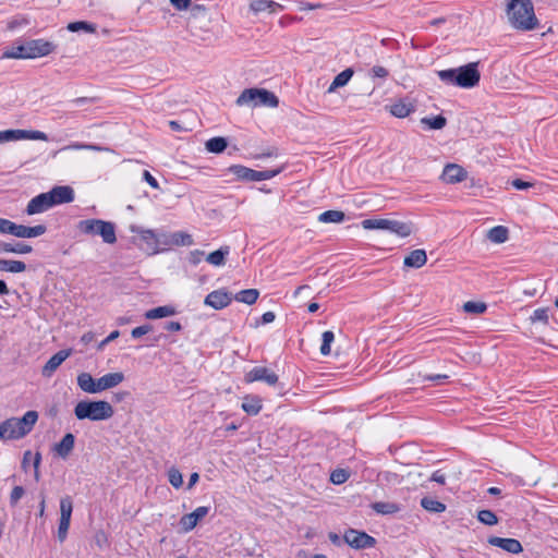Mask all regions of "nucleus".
Masks as SVG:
<instances>
[{
	"instance_id": "obj_1",
	"label": "nucleus",
	"mask_w": 558,
	"mask_h": 558,
	"mask_svg": "<svg viewBox=\"0 0 558 558\" xmlns=\"http://www.w3.org/2000/svg\"><path fill=\"white\" fill-rule=\"evenodd\" d=\"M509 24L519 31H533L538 26V20L531 0H509L506 5Z\"/></svg>"
},
{
	"instance_id": "obj_2",
	"label": "nucleus",
	"mask_w": 558,
	"mask_h": 558,
	"mask_svg": "<svg viewBox=\"0 0 558 558\" xmlns=\"http://www.w3.org/2000/svg\"><path fill=\"white\" fill-rule=\"evenodd\" d=\"M38 421L36 411H27L22 417H11L0 423V439H21L32 432Z\"/></svg>"
},
{
	"instance_id": "obj_3",
	"label": "nucleus",
	"mask_w": 558,
	"mask_h": 558,
	"mask_svg": "<svg viewBox=\"0 0 558 558\" xmlns=\"http://www.w3.org/2000/svg\"><path fill=\"white\" fill-rule=\"evenodd\" d=\"M477 65V62H471L457 69L438 71L437 74L446 84L456 85L461 88H472L478 84L481 78Z\"/></svg>"
},
{
	"instance_id": "obj_4",
	"label": "nucleus",
	"mask_w": 558,
	"mask_h": 558,
	"mask_svg": "<svg viewBox=\"0 0 558 558\" xmlns=\"http://www.w3.org/2000/svg\"><path fill=\"white\" fill-rule=\"evenodd\" d=\"M112 405L105 400H82L74 407V415L77 420L106 421L112 417Z\"/></svg>"
},
{
	"instance_id": "obj_5",
	"label": "nucleus",
	"mask_w": 558,
	"mask_h": 558,
	"mask_svg": "<svg viewBox=\"0 0 558 558\" xmlns=\"http://www.w3.org/2000/svg\"><path fill=\"white\" fill-rule=\"evenodd\" d=\"M235 104L239 107L247 106L255 108L259 106H265L276 108L279 105V99L274 93L267 89L247 88L241 93Z\"/></svg>"
},
{
	"instance_id": "obj_6",
	"label": "nucleus",
	"mask_w": 558,
	"mask_h": 558,
	"mask_svg": "<svg viewBox=\"0 0 558 558\" xmlns=\"http://www.w3.org/2000/svg\"><path fill=\"white\" fill-rule=\"evenodd\" d=\"M77 229L87 235H99L107 244H114L117 242L116 227L110 221L85 219L78 221Z\"/></svg>"
},
{
	"instance_id": "obj_7",
	"label": "nucleus",
	"mask_w": 558,
	"mask_h": 558,
	"mask_svg": "<svg viewBox=\"0 0 558 558\" xmlns=\"http://www.w3.org/2000/svg\"><path fill=\"white\" fill-rule=\"evenodd\" d=\"M361 225L365 230H387L401 238L409 236L413 231L412 225L410 222L392 219H365L361 222Z\"/></svg>"
},
{
	"instance_id": "obj_8",
	"label": "nucleus",
	"mask_w": 558,
	"mask_h": 558,
	"mask_svg": "<svg viewBox=\"0 0 558 558\" xmlns=\"http://www.w3.org/2000/svg\"><path fill=\"white\" fill-rule=\"evenodd\" d=\"M73 512V501L70 496L62 497L60 500V521L58 526V539L62 543L68 536L71 517Z\"/></svg>"
},
{
	"instance_id": "obj_9",
	"label": "nucleus",
	"mask_w": 558,
	"mask_h": 558,
	"mask_svg": "<svg viewBox=\"0 0 558 558\" xmlns=\"http://www.w3.org/2000/svg\"><path fill=\"white\" fill-rule=\"evenodd\" d=\"M278 379L277 374L264 366H255L244 375V381L246 384L265 381L269 386H275Z\"/></svg>"
},
{
	"instance_id": "obj_10",
	"label": "nucleus",
	"mask_w": 558,
	"mask_h": 558,
	"mask_svg": "<svg viewBox=\"0 0 558 558\" xmlns=\"http://www.w3.org/2000/svg\"><path fill=\"white\" fill-rule=\"evenodd\" d=\"M343 538L348 545L355 549L371 548L376 544L374 537L356 530L347 531Z\"/></svg>"
},
{
	"instance_id": "obj_11",
	"label": "nucleus",
	"mask_w": 558,
	"mask_h": 558,
	"mask_svg": "<svg viewBox=\"0 0 558 558\" xmlns=\"http://www.w3.org/2000/svg\"><path fill=\"white\" fill-rule=\"evenodd\" d=\"M209 513V507L201 506L191 513L184 514L180 519V527L183 533H189L196 527L198 522Z\"/></svg>"
},
{
	"instance_id": "obj_12",
	"label": "nucleus",
	"mask_w": 558,
	"mask_h": 558,
	"mask_svg": "<svg viewBox=\"0 0 558 558\" xmlns=\"http://www.w3.org/2000/svg\"><path fill=\"white\" fill-rule=\"evenodd\" d=\"M27 59H35L50 54L54 45L44 39H35L25 43Z\"/></svg>"
},
{
	"instance_id": "obj_13",
	"label": "nucleus",
	"mask_w": 558,
	"mask_h": 558,
	"mask_svg": "<svg viewBox=\"0 0 558 558\" xmlns=\"http://www.w3.org/2000/svg\"><path fill=\"white\" fill-rule=\"evenodd\" d=\"M466 179L468 171L458 163H447L440 175V180L447 184H457Z\"/></svg>"
},
{
	"instance_id": "obj_14",
	"label": "nucleus",
	"mask_w": 558,
	"mask_h": 558,
	"mask_svg": "<svg viewBox=\"0 0 558 558\" xmlns=\"http://www.w3.org/2000/svg\"><path fill=\"white\" fill-rule=\"evenodd\" d=\"M47 194L52 207L74 201V190L69 185L54 186Z\"/></svg>"
},
{
	"instance_id": "obj_15",
	"label": "nucleus",
	"mask_w": 558,
	"mask_h": 558,
	"mask_svg": "<svg viewBox=\"0 0 558 558\" xmlns=\"http://www.w3.org/2000/svg\"><path fill=\"white\" fill-rule=\"evenodd\" d=\"M232 301V295L223 289L215 290L207 294L204 300L205 305L215 310H222L227 307Z\"/></svg>"
},
{
	"instance_id": "obj_16",
	"label": "nucleus",
	"mask_w": 558,
	"mask_h": 558,
	"mask_svg": "<svg viewBox=\"0 0 558 558\" xmlns=\"http://www.w3.org/2000/svg\"><path fill=\"white\" fill-rule=\"evenodd\" d=\"M75 446V436L72 433H66L62 439L56 442L52 451L62 460H66L72 453Z\"/></svg>"
},
{
	"instance_id": "obj_17",
	"label": "nucleus",
	"mask_w": 558,
	"mask_h": 558,
	"mask_svg": "<svg viewBox=\"0 0 558 558\" xmlns=\"http://www.w3.org/2000/svg\"><path fill=\"white\" fill-rule=\"evenodd\" d=\"M71 355V350H60L53 354L41 369L44 377H51L58 367Z\"/></svg>"
},
{
	"instance_id": "obj_18",
	"label": "nucleus",
	"mask_w": 558,
	"mask_h": 558,
	"mask_svg": "<svg viewBox=\"0 0 558 558\" xmlns=\"http://www.w3.org/2000/svg\"><path fill=\"white\" fill-rule=\"evenodd\" d=\"M51 207H52V205L50 204L49 196L46 192V193H41V194L33 197L28 202L25 211L27 215L33 216V215L41 214Z\"/></svg>"
},
{
	"instance_id": "obj_19",
	"label": "nucleus",
	"mask_w": 558,
	"mask_h": 558,
	"mask_svg": "<svg viewBox=\"0 0 558 558\" xmlns=\"http://www.w3.org/2000/svg\"><path fill=\"white\" fill-rule=\"evenodd\" d=\"M492 546L501 548L510 554H520L523 551L521 543L515 538H502L498 536H490L487 541Z\"/></svg>"
},
{
	"instance_id": "obj_20",
	"label": "nucleus",
	"mask_w": 558,
	"mask_h": 558,
	"mask_svg": "<svg viewBox=\"0 0 558 558\" xmlns=\"http://www.w3.org/2000/svg\"><path fill=\"white\" fill-rule=\"evenodd\" d=\"M46 230L47 228L44 225L27 227L14 222L12 235L21 239H31L43 235L46 232Z\"/></svg>"
},
{
	"instance_id": "obj_21",
	"label": "nucleus",
	"mask_w": 558,
	"mask_h": 558,
	"mask_svg": "<svg viewBox=\"0 0 558 558\" xmlns=\"http://www.w3.org/2000/svg\"><path fill=\"white\" fill-rule=\"evenodd\" d=\"M122 372L107 373L97 379L98 393L119 386L124 380Z\"/></svg>"
},
{
	"instance_id": "obj_22",
	"label": "nucleus",
	"mask_w": 558,
	"mask_h": 558,
	"mask_svg": "<svg viewBox=\"0 0 558 558\" xmlns=\"http://www.w3.org/2000/svg\"><path fill=\"white\" fill-rule=\"evenodd\" d=\"M250 10L254 14H258L262 12L276 13L278 11L283 10V7L280 3L275 2L272 0H251Z\"/></svg>"
},
{
	"instance_id": "obj_23",
	"label": "nucleus",
	"mask_w": 558,
	"mask_h": 558,
	"mask_svg": "<svg viewBox=\"0 0 558 558\" xmlns=\"http://www.w3.org/2000/svg\"><path fill=\"white\" fill-rule=\"evenodd\" d=\"M76 383L78 388L89 395L98 393V385L97 379L93 378V376L87 372H82L76 377Z\"/></svg>"
},
{
	"instance_id": "obj_24",
	"label": "nucleus",
	"mask_w": 558,
	"mask_h": 558,
	"mask_svg": "<svg viewBox=\"0 0 558 558\" xmlns=\"http://www.w3.org/2000/svg\"><path fill=\"white\" fill-rule=\"evenodd\" d=\"M242 410L248 415H257L263 408V400L255 395H247L243 398Z\"/></svg>"
},
{
	"instance_id": "obj_25",
	"label": "nucleus",
	"mask_w": 558,
	"mask_h": 558,
	"mask_svg": "<svg viewBox=\"0 0 558 558\" xmlns=\"http://www.w3.org/2000/svg\"><path fill=\"white\" fill-rule=\"evenodd\" d=\"M427 262V255L424 250L417 248L404 257L403 264L407 267L421 268Z\"/></svg>"
},
{
	"instance_id": "obj_26",
	"label": "nucleus",
	"mask_w": 558,
	"mask_h": 558,
	"mask_svg": "<svg viewBox=\"0 0 558 558\" xmlns=\"http://www.w3.org/2000/svg\"><path fill=\"white\" fill-rule=\"evenodd\" d=\"M414 105L405 100H399L389 107V112L396 118H405L414 112Z\"/></svg>"
},
{
	"instance_id": "obj_27",
	"label": "nucleus",
	"mask_w": 558,
	"mask_h": 558,
	"mask_svg": "<svg viewBox=\"0 0 558 558\" xmlns=\"http://www.w3.org/2000/svg\"><path fill=\"white\" fill-rule=\"evenodd\" d=\"M138 233L141 239L146 243L147 248L150 250L153 254H156L160 251L158 235L154 230L141 229Z\"/></svg>"
},
{
	"instance_id": "obj_28",
	"label": "nucleus",
	"mask_w": 558,
	"mask_h": 558,
	"mask_svg": "<svg viewBox=\"0 0 558 558\" xmlns=\"http://www.w3.org/2000/svg\"><path fill=\"white\" fill-rule=\"evenodd\" d=\"M175 313L177 311L172 305H163L146 311L144 316L146 319H160L173 316Z\"/></svg>"
},
{
	"instance_id": "obj_29",
	"label": "nucleus",
	"mask_w": 558,
	"mask_h": 558,
	"mask_svg": "<svg viewBox=\"0 0 558 558\" xmlns=\"http://www.w3.org/2000/svg\"><path fill=\"white\" fill-rule=\"evenodd\" d=\"M230 253L229 246H222L219 250L211 252L207 255L206 260L213 266L219 267L223 266L226 263V257Z\"/></svg>"
},
{
	"instance_id": "obj_30",
	"label": "nucleus",
	"mask_w": 558,
	"mask_h": 558,
	"mask_svg": "<svg viewBox=\"0 0 558 558\" xmlns=\"http://www.w3.org/2000/svg\"><path fill=\"white\" fill-rule=\"evenodd\" d=\"M509 238V231L504 226H496L488 230L487 239L496 244L505 243Z\"/></svg>"
},
{
	"instance_id": "obj_31",
	"label": "nucleus",
	"mask_w": 558,
	"mask_h": 558,
	"mask_svg": "<svg viewBox=\"0 0 558 558\" xmlns=\"http://www.w3.org/2000/svg\"><path fill=\"white\" fill-rule=\"evenodd\" d=\"M353 76V70L352 69H345L342 72H340L332 81L330 86L328 87V93L336 92L337 88L345 86L351 77Z\"/></svg>"
},
{
	"instance_id": "obj_32",
	"label": "nucleus",
	"mask_w": 558,
	"mask_h": 558,
	"mask_svg": "<svg viewBox=\"0 0 558 558\" xmlns=\"http://www.w3.org/2000/svg\"><path fill=\"white\" fill-rule=\"evenodd\" d=\"M33 251L32 246L25 243H0V253L28 254Z\"/></svg>"
},
{
	"instance_id": "obj_33",
	"label": "nucleus",
	"mask_w": 558,
	"mask_h": 558,
	"mask_svg": "<svg viewBox=\"0 0 558 558\" xmlns=\"http://www.w3.org/2000/svg\"><path fill=\"white\" fill-rule=\"evenodd\" d=\"M25 270L26 265L22 260L0 259V271L17 274Z\"/></svg>"
},
{
	"instance_id": "obj_34",
	"label": "nucleus",
	"mask_w": 558,
	"mask_h": 558,
	"mask_svg": "<svg viewBox=\"0 0 558 558\" xmlns=\"http://www.w3.org/2000/svg\"><path fill=\"white\" fill-rule=\"evenodd\" d=\"M259 296V292L256 289H246L238 292L234 295V300L244 304H254Z\"/></svg>"
},
{
	"instance_id": "obj_35",
	"label": "nucleus",
	"mask_w": 558,
	"mask_h": 558,
	"mask_svg": "<svg viewBox=\"0 0 558 558\" xmlns=\"http://www.w3.org/2000/svg\"><path fill=\"white\" fill-rule=\"evenodd\" d=\"M344 213L341 210H327L318 216V221L323 223H340L344 220Z\"/></svg>"
},
{
	"instance_id": "obj_36",
	"label": "nucleus",
	"mask_w": 558,
	"mask_h": 558,
	"mask_svg": "<svg viewBox=\"0 0 558 558\" xmlns=\"http://www.w3.org/2000/svg\"><path fill=\"white\" fill-rule=\"evenodd\" d=\"M421 506L426 511L440 513L446 510V505L430 497H424L421 499Z\"/></svg>"
},
{
	"instance_id": "obj_37",
	"label": "nucleus",
	"mask_w": 558,
	"mask_h": 558,
	"mask_svg": "<svg viewBox=\"0 0 558 558\" xmlns=\"http://www.w3.org/2000/svg\"><path fill=\"white\" fill-rule=\"evenodd\" d=\"M19 141L31 140V141H48V136L43 131L37 130H17Z\"/></svg>"
},
{
	"instance_id": "obj_38",
	"label": "nucleus",
	"mask_w": 558,
	"mask_h": 558,
	"mask_svg": "<svg viewBox=\"0 0 558 558\" xmlns=\"http://www.w3.org/2000/svg\"><path fill=\"white\" fill-rule=\"evenodd\" d=\"M228 146V143L226 138L223 137H213L208 140L205 144L206 149L209 153L220 154L222 153Z\"/></svg>"
},
{
	"instance_id": "obj_39",
	"label": "nucleus",
	"mask_w": 558,
	"mask_h": 558,
	"mask_svg": "<svg viewBox=\"0 0 558 558\" xmlns=\"http://www.w3.org/2000/svg\"><path fill=\"white\" fill-rule=\"evenodd\" d=\"M372 508L379 514H392L400 510V507L395 502H374Z\"/></svg>"
},
{
	"instance_id": "obj_40",
	"label": "nucleus",
	"mask_w": 558,
	"mask_h": 558,
	"mask_svg": "<svg viewBox=\"0 0 558 558\" xmlns=\"http://www.w3.org/2000/svg\"><path fill=\"white\" fill-rule=\"evenodd\" d=\"M171 242H172V244L178 245V246H191L194 244V240H193L192 235L184 231H179V232L172 233Z\"/></svg>"
},
{
	"instance_id": "obj_41",
	"label": "nucleus",
	"mask_w": 558,
	"mask_h": 558,
	"mask_svg": "<svg viewBox=\"0 0 558 558\" xmlns=\"http://www.w3.org/2000/svg\"><path fill=\"white\" fill-rule=\"evenodd\" d=\"M66 28L73 33L83 31L93 34L96 32V25L85 21L71 22L68 24Z\"/></svg>"
},
{
	"instance_id": "obj_42",
	"label": "nucleus",
	"mask_w": 558,
	"mask_h": 558,
	"mask_svg": "<svg viewBox=\"0 0 558 558\" xmlns=\"http://www.w3.org/2000/svg\"><path fill=\"white\" fill-rule=\"evenodd\" d=\"M250 171H251V168L244 167L242 165H233L227 169L228 173L233 174L238 180H241V181H248Z\"/></svg>"
},
{
	"instance_id": "obj_43",
	"label": "nucleus",
	"mask_w": 558,
	"mask_h": 558,
	"mask_svg": "<svg viewBox=\"0 0 558 558\" xmlns=\"http://www.w3.org/2000/svg\"><path fill=\"white\" fill-rule=\"evenodd\" d=\"M422 124L427 125L432 130H441L445 128L447 120L442 116L426 117L421 120Z\"/></svg>"
},
{
	"instance_id": "obj_44",
	"label": "nucleus",
	"mask_w": 558,
	"mask_h": 558,
	"mask_svg": "<svg viewBox=\"0 0 558 558\" xmlns=\"http://www.w3.org/2000/svg\"><path fill=\"white\" fill-rule=\"evenodd\" d=\"M487 310L484 302L468 301L463 304V311L468 314H483Z\"/></svg>"
},
{
	"instance_id": "obj_45",
	"label": "nucleus",
	"mask_w": 558,
	"mask_h": 558,
	"mask_svg": "<svg viewBox=\"0 0 558 558\" xmlns=\"http://www.w3.org/2000/svg\"><path fill=\"white\" fill-rule=\"evenodd\" d=\"M335 341V335L332 331L327 330L322 335L320 353L323 355H329L331 352V343Z\"/></svg>"
},
{
	"instance_id": "obj_46",
	"label": "nucleus",
	"mask_w": 558,
	"mask_h": 558,
	"mask_svg": "<svg viewBox=\"0 0 558 558\" xmlns=\"http://www.w3.org/2000/svg\"><path fill=\"white\" fill-rule=\"evenodd\" d=\"M2 57L5 59H27L25 44L5 50Z\"/></svg>"
},
{
	"instance_id": "obj_47",
	"label": "nucleus",
	"mask_w": 558,
	"mask_h": 558,
	"mask_svg": "<svg viewBox=\"0 0 558 558\" xmlns=\"http://www.w3.org/2000/svg\"><path fill=\"white\" fill-rule=\"evenodd\" d=\"M94 150V151H102V150H108L107 148L105 147H101V146H98V145H94V144H84V143H72V144H69L68 146H64L62 148V150Z\"/></svg>"
},
{
	"instance_id": "obj_48",
	"label": "nucleus",
	"mask_w": 558,
	"mask_h": 558,
	"mask_svg": "<svg viewBox=\"0 0 558 558\" xmlns=\"http://www.w3.org/2000/svg\"><path fill=\"white\" fill-rule=\"evenodd\" d=\"M477 519L486 525H495L498 523L497 515L490 510H481L477 514Z\"/></svg>"
},
{
	"instance_id": "obj_49",
	"label": "nucleus",
	"mask_w": 558,
	"mask_h": 558,
	"mask_svg": "<svg viewBox=\"0 0 558 558\" xmlns=\"http://www.w3.org/2000/svg\"><path fill=\"white\" fill-rule=\"evenodd\" d=\"M168 480L174 488H180L183 485V476L175 468H171L168 471Z\"/></svg>"
},
{
	"instance_id": "obj_50",
	"label": "nucleus",
	"mask_w": 558,
	"mask_h": 558,
	"mask_svg": "<svg viewBox=\"0 0 558 558\" xmlns=\"http://www.w3.org/2000/svg\"><path fill=\"white\" fill-rule=\"evenodd\" d=\"M548 319H549L548 308H546V307L536 308L531 316L532 323L547 324Z\"/></svg>"
},
{
	"instance_id": "obj_51",
	"label": "nucleus",
	"mask_w": 558,
	"mask_h": 558,
	"mask_svg": "<svg viewBox=\"0 0 558 558\" xmlns=\"http://www.w3.org/2000/svg\"><path fill=\"white\" fill-rule=\"evenodd\" d=\"M348 478H349L348 472L342 469L335 470L330 475V481L337 485L343 484Z\"/></svg>"
},
{
	"instance_id": "obj_52",
	"label": "nucleus",
	"mask_w": 558,
	"mask_h": 558,
	"mask_svg": "<svg viewBox=\"0 0 558 558\" xmlns=\"http://www.w3.org/2000/svg\"><path fill=\"white\" fill-rule=\"evenodd\" d=\"M19 141L17 130H5L0 132V143Z\"/></svg>"
},
{
	"instance_id": "obj_53",
	"label": "nucleus",
	"mask_w": 558,
	"mask_h": 558,
	"mask_svg": "<svg viewBox=\"0 0 558 558\" xmlns=\"http://www.w3.org/2000/svg\"><path fill=\"white\" fill-rule=\"evenodd\" d=\"M13 227H14L13 221L5 219V218H0V233L1 234H11L12 235Z\"/></svg>"
},
{
	"instance_id": "obj_54",
	"label": "nucleus",
	"mask_w": 558,
	"mask_h": 558,
	"mask_svg": "<svg viewBox=\"0 0 558 558\" xmlns=\"http://www.w3.org/2000/svg\"><path fill=\"white\" fill-rule=\"evenodd\" d=\"M372 77L386 78L389 74L388 70L381 65H375L369 72Z\"/></svg>"
},
{
	"instance_id": "obj_55",
	"label": "nucleus",
	"mask_w": 558,
	"mask_h": 558,
	"mask_svg": "<svg viewBox=\"0 0 558 558\" xmlns=\"http://www.w3.org/2000/svg\"><path fill=\"white\" fill-rule=\"evenodd\" d=\"M24 495V488L22 486H15L10 495L11 505H16Z\"/></svg>"
},
{
	"instance_id": "obj_56",
	"label": "nucleus",
	"mask_w": 558,
	"mask_h": 558,
	"mask_svg": "<svg viewBox=\"0 0 558 558\" xmlns=\"http://www.w3.org/2000/svg\"><path fill=\"white\" fill-rule=\"evenodd\" d=\"M203 256H204V252L201 251V250H194V251H191L189 253V262L192 264V265H198L202 259H203Z\"/></svg>"
},
{
	"instance_id": "obj_57",
	"label": "nucleus",
	"mask_w": 558,
	"mask_h": 558,
	"mask_svg": "<svg viewBox=\"0 0 558 558\" xmlns=\"http://www.w3.org/2000/svg\"><path fill=\"white\" fill-rule=\"evenodd\" d=\"M171 5L178 11L187 10L191 5L192 0H169Z\"/></svg>"
},
{
	"instance_id": "obj_58",
	"label": "nucleus",
	"mask_w": 558,
	"mask_h": 558,
	"mask_svg": "<svg viewBox=\"0 0 558 558\" xmlns=\"http://www.w3.org/2000/svg\"><path fill=\"white\" fill-rule=\"evenodd\" d=\"M150 330H151V327L149 325H143V326L134 328L131 331V335L133 338H140V337L148 333Z\"/></svg>"
},
{
	"instance_id": "obj_59",
	"label": "nucleus",
	"mask_w": 558,
	"mask_h": 558,
	"mask_svg": "<svg viewBox=\"0 0 558 558\" xmlns=\"http://www.w3.org/2000/svg\"><path fill=\"white\" fill-rule=\"evenodd\" d=\"M120 336V331L119 330H113L111 331L107 338H105L99 344H98V350H102L108 343H110L111 341L116 340L118 337Z\"/></svg>"
},
{
	"instance_id": "obj_60",
	"label": "nucleus",
	"mask_w": 558,
	"mask_h": 558,
	"mask_svg": "<svg viewBox=\"0 0 558 558\" xmlns=\"http://www.w3.org/2000/svg\"><path fill=\"white\" fill-rule=\"evenodd\" d=\"M511 185L517 190H527L532 187L534 184L532 182H526L521 179H514L511 181Z\"/></svg>"
},
{
	"instance_id": "obj_61",
	"label": "nucleus",
	"mask_w": 558,
	"mask_h": 558,
	"mask_svg": "<svg viewBox=\"0 0 558 558\" xmlns=\"http://www.w3.org/2000/svg\"><path fill=\"white\" fill-rule=\"evenodd\" d=\"M40 461H41V454L39 452H36L34 454V461H33L34 477L36 481H39V478H40V473H39Z\"/></svg>"
},
{
	"instance_id": "obj_62",
	"label": "nucleus",
	"mask_w": 558,
	"mask_h": 558,
	"mask_svg": "<svg viewBox=\"0 0 558 558\" xmlns=\"http://www.w3.org/2000/svg\"><path fill=\"white\" fill-rule=\"evenodd\" d=\"M281 168L279 169H272V170H264V171H260V174H262V181H265V180H270L272 178H275L277 174H279L281 172Z\"/></svg>"
},
{
	"instance_id": "obj_63",
	"label": "nucleus",
	"mask_w": 558,
	"mask_h": 558,
	"mask_svg": "<svg viewBox=\"0 0 558 558\" xmlns=\"http://www.w3.org/2000/svg\"><path fill=\"white\" fill-rule=\"evenodd\" d=\"M144 180L153 187V189H159V184L157 180L150 174L149 171L145 170L143 173Z\"/></svg>"
},
{
	"instance_id": "obj_64",
	"label": "nucleus",
	"mask_w": 558,
	"mask_h": 558,
	"mask_svg": "<svg viewBox=\"0 0 558 558\" xmlns=\"http://www.w3.org/2000/svg\"><path fill=\"white\" fill-rule=\"evenodd\" d=\"M430 480L442 485L446 482V476L440 471H436L432 474Z\"/></svg>"
}]
</instances>
